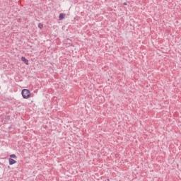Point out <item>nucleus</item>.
Listing matches in <instances>:
<instances>
[{
    "label": "nucleus",
    "mask_w": 181,
    "mask_h": 181,
    "mask_svg": "<svg viewBox=\"0 0 181 181\" xmlns=\"http://www.w3.org/2000/svg\"><path fill=\"white\" fill-rule=\"evenodd\" d=\"M38 28H39L40 29H43V24H42V23H39V24H38Z\"/></svg>",
    "instance_id": "7"
},
{
    "label": "nucleus",
    "mask_w": 181,
    "mask_h": 181,
    "mask_svg": "<svg viewBox=\"0 0 181 181\" xmlns=\"http://www.w3.org/2000/svg\"><path fill=\"white\" fill-rule=\"evenodd\" d=\"M21 62H23V63H25V64H26L27 66H29V60H28L26 59V57H21Z\"/></svg>",
    "instance_id": "2"
},
{
    "label": "nucleus",
    "mask_w": 181,
    "mask_h": 181,
    "mask_svg": "<svg viewBox=\"0 0 181 181\" xmlns=\"http://www.w3.org/2000/svg\"><path fill=\"white\" fill-rule=\"evenodd\" d=\"M8 163L9 165H15L16 163V160H15L13 158H8Z\"/></svg>",
    "instance_id": "4"
},
{
    "label": "nucleus",
    "mask_w": 181,
    "mask_h": 181,
    "mask_svg": "<svg viewBox=\"0 0 181 181\" xmlns=\"http://www.w3.org/2000/svg\"><path fill=\"white\" fill-rule=\"evenodd\" d=\"M9 121H11V116H5L4 122L6 124H8V122H9Z\"/></svg>",
    "instance_id": "5"
},
{
    "label": "nucleus",
    "mask_w": 181,
    "mask_h": 181,
    "mask_svg": "<svg viewBox=\"0 0 181 181\" xmlns=\"http://www.w3.org/2000/svg\"><path fill=\"white\" fill-rule=\"evenodd\" d=\"M66 18V13H61L59 16V21H63Z\"/></svg>",
    "instance_id": "3"
},
{
    "label": "nucleus",
    "mask_w": 181,
    "mask_h": 181,
    "mask_svg": "<svg viewBox=\"0 0 181 181\" xmlns=\"http://www.w3.org/2000/svg\"><path fill=\"white\" fill-rule=\"evenodd\" d=\"M16 158H18L17 156H16V155H15V154H11V155H10V158H13V159H16Z\"/></svg>",
    "instance_id": "6"
},
{
    "label": "nucleus",
    "mask_w": 181,
    "mask_h": 181,
    "mask_svg": "<svg viewBox=\"0 0 181 181\" xmlns=\"http://www.w3.org/2000/svg\"><path fill=\"white\" fill-rule=\"evenodd\" d=\"M123 5H127V2L123 3Z\"/></svg>",
    "instance_id": "8"
},
{
    "label": "nucleus",
    "mask_w": 181,
    "mask_h": 181,
    "mask_svg": "<svg viewBox=\"0 0 181 181\" xmlns=\"http://www.w3.org/2000/svg\"><path fill=\"white\" fill-rule=\"evenodd\" d=\"M21 95L24 100H28V98H30V90L28 89H23L21 91Z\"/></svg>",
    "instance_id": "1"
},
{
    "label": "nucleus",
    "mask_w": 181,
    "mask_h": 181,
    "mask_svg": "<svg viewBox=\"0 0 181 181\" xmlns=\"http://www.w3.org/2000/svg\"><path fill=\"white\" fill-rule=\"evenodd\" d=\"M107 181H110V179H107Z\"/></svg>",
    "instance_id": "9"
}]
</instances>
